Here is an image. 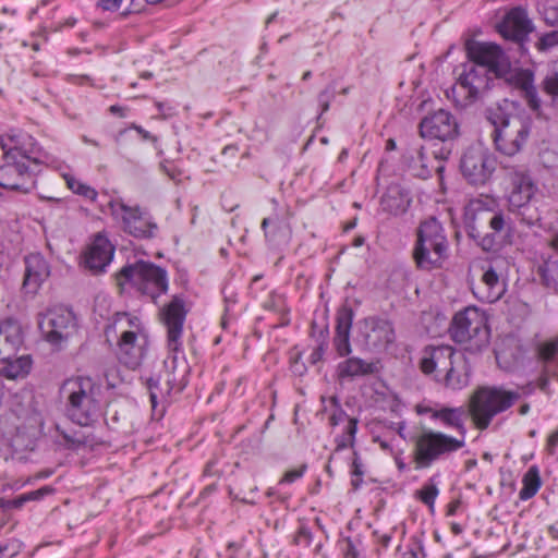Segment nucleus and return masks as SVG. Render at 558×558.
Segmentation results:
<instances>
[{"mask_svg": "<svg viewBox=\"0 0 558 558\" xmlns=\"http://www.w3.org/2000/svg\"><path fill=\"white\" fill-rule=\"evenodd\" d=\"M449 335L465 351L472 353L483 351L488 347L490 337L485 312L475 306L459 311L450 323Z\"/></svg>", "mask_w": 558, "mask_h": 558, "instance_id": "2", "label": "nucleus"}, {"mask_svg": "<svg viewBox=\"0 0 558 558\" xmlns=\"http://www.w3.org/2000/svg\"><path fill=\"white\" fill-rule=\"evenodd\" d=\"M304 469L305 466L287 471L283 474L280 483H293L295 480L300 478L303 475Z\"/></svg>", "mask_w": 558, "mask_h": 558, "instance_id": "47", "label": "nucleus"}, {"mask_svg": "<svg viewBox=\"0 0 558 558\" xmlns=\"http://www.w3.org/2000/svg\"><path fill=\"white\" fill-rule=\"evenodd\" d=\"M35 446L34 430L24 426L16 427L13 433L5 435L3 439V450L7 453L5 459L25 460L34 451Z\"/></svg>", "mask_w": 558, "mask_h": 558, "instance_id": "26", "label": "nucleus"}, {"mask_svg": "<svg viewBox=\"0 0 558 558\" xmlns=\"http://www.w3.org/2000/svg\"><path fill=\"white\" fill-rule=\"evenodd\" d=\"M471 368L466 359L457 354L451 360L446 372H444L442 381L450 389H462L469 385Z\"/></svg>", "mask_w": 558, "mask_h": 558, "instance_id": "32", "label": "nucleus"}, {"mask_svg": "<svg viewBox=\"0 0 558 558\" xmlns=\"http://www.w3.org/2000/svg\"><path fill=\"white\" fill-rule=\"evenodd\" d=\"M175 355L172 356L171 361L166 360L163 363V366L166 368L165 374H160L156 378L151 377L147 380V387L149 390V397L153 408H156L157 399L159 397H166L174 388L179 390L182 389L183 383L182 378L179 377L175 373Z\"/></svg>", "mask_w": 558, "mask_h": 558, "instance_id": "23", "label": "nucleus"}, {"mask_svg": "<svg viewBox=\"0 0 558 558\" xmlns=\"http://www.w3.org/2000/svg\"><path fill=\"white\" fill-rule=\"evenodd\" d=\"M558 45V31L543 35L536 44L539 51H546Z\"/></svg>", "mask_w": 558, "mask_h": 558, "instance_id": "42", "label": "nucleus"}, {"mask_svg": "<svg viewBox=\"0 0 558 558\" xmlns=\"http://www.w3.org/2000/svg\"><path fill=\"white\" fill-rule=\"evenodd\" d=\"M378 371V362H367L360 357H349L338 366L340 377L366 376L375 374Z\"/></svg>", "mask_w": 558, "mask_h": 558, "instance_id": "34", "label": "nucleus"}, {"mask_svg": "<svg viewBox=\"0 0 558 558\" xmlns=\"http://www.w3.org/2000/svg\"><path fill=\"white\" fill-rule=\"evenodd\" d=\"M363 337L367 350L381 352L393 343L396 333L391 322L369 317L364 320Z\"/></svg>", "mask_w": 558, "mask_h": 558, "instance_id": "17", "label": "nucleus"}, {"mask_svg": "<svg viewBox=\"0 0 558 558\" xmlns=\"http://www.w3.org/2000/svg\"><path fill=\"white\" fill-rule=\"evenodd\" d=\"M268 225H269V219L268 218L263 219V221H262V229L264 230L266 238H269V234L267 232V226Z\"/></svg>", "mask_w": 558, "mask_h": 558, "instance_id": "59", "label": "nucleus"}, {"mask_svg": "<svg viewBox=\"0 0 558 558\" xmlns=\"http://www.w3.org/2000/svg\"><path fill=\"white\" fill-rule=\"evenodd\" d=\"M123 230L134 238L151 239L158 230L157 223L140 207L121 205Z\"/></svg>", "mask_w": 558, "mask_h": 558, "instance_id": "20", "label": "nucleus"}, {"mask_svg": "<svg viewBox=\"0 0 558 558\" xmlns=\"http://www.w3.org/2000/svg\"><path fill=\"white\" fill-rule=\"evenodd\" d=\"M117 284L121 290L132 287L142 294L156 300L168 290L167 271L149 262L138 260L124 266L117 274Z\"/></svg>", "mask_w": 558, "mask_h": 558, "instance_id": "3", "label": "nucleus"}, {"mask_svg": "<svg viewBox=\"0 0 558 558\" xmlns=\"http://www.w3.org/2000/svg\"><path fill=\"white\" fill-rule=\"evenodd\" d=\"M506 292V284L500 280L493 267H488L482 275L481 281L473 287L474 295L482 302L495 303Z\"/></svg>", "mask_w": 558, "mask_h": 558, "instance_id": "30", "label": "nucleus"}, {"mask_svg": "<svg viewBox=\"0 0 558 558\" xmlns=\"http://www.w3.org/2000/svg\"><path fill=\"white\" fill-rule=\"evenodd\" d=\"M396 463L400 471H403L405 469V463L401 459L397 458Z\"/></svg>", "mask_w": 558, "mask_h": 558, "instance_id": "64", "label": "nucleus"}, {"mask_svg": "<svg viewBox=\"0 0 558 558\" xmlns=\"http://www.w3.org/2000/svg\"><path fill=\"white\" fill-rule=\"evenodd\" d=\"M50 275V268L46 259L37 253L25 257V275L23 289L27 293H36Z\"/></svg>", "mask_w": 558, "mask_h": 558, "instance_id": "28", "label": "nucleus"}, {"mask_svg": "<svg viewBox=\"0 0 558 558\" xmlns=\"http://www.w3.org/2000/svg\"><path fill=\"white\" fill-rule=\"evenodd\" d=\"M531 31V21L521 8L511 9L498 25L499 34L513 41H522Z\"/></svg>", "mask_w": 558, "mask_h": 558, "instance_id": "27", "label": "nucleus"}, {"mask_svg": "<svg viewBox=\"0 0 558 558\" xmlns=\"http://www.w3.org/2000/svg\"><path fill=\"white\" fill-rule=\"evenodd\" d=\"M465 53L475 65L486 70H502L508 64V58L502 48L495 43L468 40Z\"/></svg>", "mask_w": 558, "mask_h": 558, "instance_id": "14", "label": "nucleus"}, {"mask_svg": "<svg viewBox=\"0 0 558 558\" xmlns=\"http://www.w3.org/2000/svg\"><path fill=\"white\" fill-rule=\"evenodd\" d=\"M544 90L551 97H558V74L555 72L551 75L546 76L543 83Z\"/></svg>", "mask_w": 558, "mask_h": 558, "instance_id": "43", "label": "nucleus"}, {"mask_svg": "<svg viewBox=\"0 0 558 558\" xmlns=\"http://www.w3.org/2000/svg\"><path fill=\"white\" fill-rule=\"evenodd\" d=\"M396 148V142L392 138H389L386 142V149L387 150H393Z\"/></svg>", "mask_w": 558, "mask_h": 558, "instance_id": "60", "label": "nucleus"}, {"mask_svg": "<svg viewBox=\"0 0 558 558\" xmlns=\"http://www.w3.org/2000/svg\"><path fill=\"white\" fill-rule=\"evenodd\" d=\"M70 311L68 307L57 305L39 315L38 326L46 341L58 345L68 338Z\"/></svg>", "mask_w": 558, "mask_h": 558, "instance_id": "16", "label": "nucleus"}, {"mask_svg": "<svg viewBox=\"0 0 558 558\" xmlns=\"http://www.w3.org/2000/svg\"><path fill=\"white\" fill-rule=\"evenodd\" d=\"M548 384H549V380H548L547 376L544 375L538 378L537 385L541 390L546 391L548 388Z\"/></svg>", "mask_w": 558, "mask_h": 558, "instance_id": "55", "label": "nucleus"}, {"mask_svg": "<svg viewBox=\"0 0 558 558\" xmlns=\"http://www.w3.org/2000/svg\"><path fill=\"white\" fill-rule=\"evenodd\" d=\"M495 207L496 201L488 196H481L469 202L465 206L464 219L472 236H475L477 222L486 220L495 234L510 230L511 220L502 210H494Z\"/></svg>", "mask_w": 558, "mask_h": 558, "instance_id": "8", "label": "nucleus"}, {"mask_svg": "<svg viewBox=\"0 0 558 558\" xmlns=\"http://www.w3.org/2000/svg\"><path fill=\"white\" fill-rule=\"evenodd\" d=\"M121 3L122 0H98L97 5L104 11H117Z\"/></svg>", "mask_w": 558, "mask_h": 558, "instance_id": "48", "label": "nucleus"}, {"mask_svg": "<svg viewBox=\"0 0 558 558\" xmlns=\"http://www.w3.org/2000/svg\"><path fill=\"white\" fill-rule=\"evenodd\" d=\"M114 251V245L110 242L107 232L100 231L86 246L82 256V265L93 274H99L110 264Z\"/></svg>", "mask_w": 558, "mask_h": 558, "instance_id": "15", "label": "nucleus"}, {"mask_svg": "<svg viewBox=\"0 0 558 558\" xmlns=\"http://www.w3.org/2000/svg\"><path fill=\"white\" fill-rule=\"evenodd\" d=\"M97 388L89 377L72 380V422L87 426L97 413Z\"/></svg>", "mask_w": 558, "mask_h": 558, "instance_id": "9", "label": "nucleus"}, {"mask_svg": "<svg viewBox=\"0 0 558 558\" xmlns=\"http://www.w3.org/2000/svg\"><path fill=\"white\" fill-rule=\"evenodd\" d=\"M458 506H459V501L450 504L448 513L453 514L456 512V509L458 508Z\"/></svg>", "mask_w": 558, "mask_h": 558, "instance_id": "63", "label": "nucleus"}, {"mask_svg": "<svg viewBox=\"0 0 558 558\" xmlns=\"http://www.w3.org/2000/svg\"><path fill=\"white\" fill-rule=\"evenodd\" d=\"M437 495L438 488L434 483H428L416 492L418 499L427 505L430 509L434 507Z\"/></svg>", "mask_w": 558, "mask_h": 558, "instance_id": "39", "label": "nucleus"}, {"mask_svg": "<svg viewBox=\"0 0 558 558\" xmlns=\"http://www.w3.org/2000/svg\"><path fill=\"white\" fill-rule=\"evenodd\" d=\"M550 247L558 253V234H556L549 243Z\"/></svg>", "mask_w": 558, "mask_h": 558, "instance_id": "58", "label": "nucleus"}, {"mask_svg": "<svg viewBox=\"0 0 558 558\" xmlns=\"http://www.w3.org/2000/svg\"><path fill=\"white\" fill-rule=\"evenodd\" d=\"M522 488L519 493L521 500H529L534 497L542 486V480L537 466H531L523 475Z\"/></svg>", "mask_w": 558, "mask_h": 558, "instance_id": "37", "label": "nucleus"}, {"mask_svg": "<svg viewBox=\"0 0 558 558\" xmlns=\"http://www.w3.org/2000/svg\"><path fill=\"white\" fill-rule=\"evenodd\" d=\"M47 245L51 252H54V250H58L60 246V239L59 236L51 235L50 239L47 241Z\"/></svg>", "mask_w": 558, "mask_h": 558, "instance_id": "51", "label": "nucleus"}, {"mask_svg": "<svg viewBox=\"0 0 558 558\" xmlns=\"http://www.w3.org/2000/svg\"><path fill=\"white\" fill-rule=\"evenodd\" d=\"M357 421L355 418H349L345 434L337 440V450L347 448L353 445L354 435L356 433Z\"/></svg>", "mask_w": 558, "mask_h": 558, "instance_id": "41", "label": "nucleus"}, {"mask_svg": "<svg viewBox=\"0 0 558 558\" xmlns=\"http://www.w3.org/2000/svg\"><path fill=\"white\" fill-rule=\"evenodd\" d=\"M323 357V347H318L314 350V352L311 354L312 363H317Z\"/></svg>", "mask_w": 558, "mask_h": 558, "instance_id": "54", "label": "nucleus"}, {"mask_svg": "<svg viewBox=\"0 0 558 558\" xmlns=\"http://www.w3.org/2000/svg\"><path fill=\"white\" fill-rule=\"evenodd\" d=\"M529 410H530L529 404H522V405L520 407V409H519V413H520L521 415H525V414L529 412Z\"/></svg>", "mask_w": 558, "mask_h": 558, "instance_id": "62", "label": "nucleus"}, {"mask_svg": "<svg viewBox=\"0 0 558 558\" xmlns=\"http://www.w3.org/2000/svg\"><path fill=\"white\" fill-rule=\"evenodd\" d=\"M71 444H72V452L80 450V449L85 450V448H86V440H82L81 438L76 437V433L74 434V436H72Z\"/></svg>", "mask_w": 558, "mask_h": 558, "instance_id": "49", "label": "nucleus"}, {"mask_svg": "<svg viewBox=\"0 0 558 558\" xmlns=\"http://www.w3.org/2000/svg\"><path fill=\"white\" fill-rule=\"evenodd\" d=\"M511 190L507 196L510 211H515L526 206L536 192V185L524 171L514 170L510 174Z\"/></svg>", "mask_w": 558, "mask_h": 558, "instance_id": "24", "label": "nucleus"}, {"mask_svg": "<svg viewBox=\"0 0 558 558\" xmlns=\"http://www.w3.org/2000/svg\"><path fill=\"white\" fill-rule=\"evenodd\" d=\"M447 251L448 241L441 225L433 217L422 222L413 250L416 266L426 270L438 268L447 258Z\"/></svg>", "mask_w": 558, "mask_h": 558, "instance_id": "5", "label": "nucleus"}, {"mask_svg": "<svg viewBox=\"0 0 558 558\" xmlns=\"http://www.w3.org/2000/svg\"><path fill=\"white\" fill-rule=\"evenodd\" d=\"M478 245L486 252L495 251L497 241L495 234H486L478 241Z\"/></svg>", "mask_w": 558, "mask_h": 558, "instance_id": "45", "label": "nucleus"}, {"mask_svg": "<svg viewBox=\"0 0 558 558\" xmlns=\"http://www.w3.org/2000/svg\"><path fill=\"white\" fill-rule=\"evenodd\" d=\"M4 153L15 154L16 160L33 163L48 161V155L38 147L35 138L24 132L9 136L8 143L2 144Z\"/></svg>", "mask_w": 558, "mask_h": 558, "instance_id": "18", "label": "nucleus"}, {"mask_svg": "<svg viewBox=\"0 0 558 558\" xmlns=\"http://www.w3.org/2000/svg\"><path fill=\"white\" fill-rule=\"evenodd\" d=\"M519 399L518 391L496 386L478 387L469 400V414L474 427L487 429L496 415L510 409Z\"/></svg>", "mask_w": 558, "mask_h": 558, "instance_id": "1", "label": "nucleus"}, {"mask_svg": "<svg viewBox=\"0 0 558 558\" xmlns=\"http://www.w3.org/2000/svg\"><path fill=\"white\" fill-rule=\"evenodd\" d=\"M156 106L158 107L159 111L165 116H172L171 108H168L169 112H166V105L162 102H157Z\"/></svg>", "mask_w": 558, "mask_h": 558, "instance_id": "57", "label": "nucleus"}, {"mask_svg": "<svg viewBox=\"0 0 558 558\" xmlns=\"http://www.w3.org/2000/svg\"><path fill=\"white\" fill-rule=\"evenodd\" d=\"M336 336L333 344L340 356H347L351 352L350 331L353 320V312L351 308L343 306L337 312Z\"/></svg>", "mask_w": 558, "mask_h": 558, "instance_id": "31", "label": "nucleus"}, {"mask_svg": "<svg viewBox=\"0 0 558 558\" xmlns=\"http://www.w3.org/2000/svg\"><path fill=\"white\" fill-rule=\"evenodd\" d=\"M135 0H131V3H130V7L128 9V11L130 13H133V12H138L140 11V8L137 4L134 3Z\"/></svg>", "mask_w": 558, "mask_h": 558, "instance_id": "61", "label": "nucleus"}, {"mask_svg": "<svg viewBox=\"0 0 558 558\" xmlns=\"http://www.w3.org/2000/svg\"><path fill=\"white\" fill-rule=\"evenodd\" d=\"M489 72H462L457 82L446 90L448 98L459 107H465L490 88Z\"/></svg>", "mask_w": 558, "mask_h": 558, "instance_id": "10", "label": "nucleus"}, {"mask_svg": "<svg viewBox=\"0 0 558 558\" xmlns=\"http://www.w3.org/2000/svg\"><path fill=\"white\" fill-rule=\"evenodd\" d=\"M487 120L493 125V141L496 149L505 156H514L525 144L530 129L518 116L506 114L500 108L489 109Z\"/></svg>", "mask_w": 558, "mask_h": 558, "instance_id": "4", "label": "nucleus"}, {"mask_svg": "<svg viewBox=\"0 0 558 558\" xmlns=\"http://www.w3.org/2000/svg\"><path fill=\"white\" fill-rule=\"evenodd\" d=\"M558 444V430H556L555 433H553L549 438H548V449H549V452L553 453L554 452V448L556 447V445Z\"/></svg>", "mask_w": 558, "mask_h": 558, "instance_id": "52", "label": "nucleus"}, {"mask_svg": "<svg viewBox=\"0 0 558 558\" xmlns=\"http://www.w3.org/2000/svg\"><path fill=\"white\" fill-rule=\"evenodd\" d=\"M345 558H360V554L356 549V547L352 544V542H348L347 549L344 551Z\"/></svg>", "mask_w": 558, "mask_h": 558, "instance_id": "50", "label": "nucleus"}, {"mask_svg": "<svg viewBox=\"0 0 558 558\" xmlns=\"http://www.w3.org/2000/svg\"><path fill=\"white\" fill-rule=\"evenodd\" d=\"M186 314L184 300L179 295H174L161 310V320L167 328L168 349L172 353H177L181 349V337Z\"/></svg>", "mask_w": 558, "mask_h": 558, "instance_id": "13", "label": "nucleus"}, {"mask_svg": "<svg viewBox=\"0 0 558 558\" xmlns=\"http://www.w3.org/2000/svg\"><path fill=\"white\" fill-rule=\"evenodd\" d=\"M72 193L82 197L85 202L90 204H94L98 197V192L93 186L73 179Z\"/></svg>", "mask_w": 558, "mask_h": 558, "instance_id": "38", "label": "nucleus"}, {"mask_svg": "<svg viewBox=\"0 0 558 558\" xmlns=\"http://www.w3.org/2000/svg\"><path fill=\"white\" fill-rule=\"evenodd\" d=\"M418 147L412 149L409 156V168L412 173L418 178L426 179L433 172L440 173L445 168V160L449 155V150L440 147Z\"/></svg>", "mask_w": 558, "mask_h": 558, "instance_id": "12", "label": "nucleus"}, {"mask_svg": "<svg viewBox=\"0 0 558 558\" xmlns=\"http://www.w3.org/2000/svg\"><path fill=\"white\" fill-rule=\"evenodd\" d=\"M23 343L20 324L12 319L0 322V362L9 361Z\"/></svg>", "mask_w": 558, "mask_h": 558, "instance_id": "29", "label": "nucleus"}, {"mask_svg": "<svg viewBox=\"0 0 558 558\" xmlns=\"http://www.w3.org/2000/svg\"><path fill=\"white\" fill-rule=\"evenodd\" d=\"M538 359L545 363L554 360L558 355V341L553 340L542 343L537 349Z\"/></svg>", "mask_w": 558, "mask_h": 558, "instance_id": "40", "label": "nucleus"}, {"mask_svg": "<svg viewBox=\"0 0 558 558\" xmlns=\"http://www.w3.org/2000/svg\"><path fill=\"white\" fill-rule=\"evenodd\" d=\"M408 205L409 201L397 189L389 190L380 199L381 209L395 216L405 213Z\"/></svg>", "mask_w": 558, "mask_h": 558, "instance_id": "36", "label": "nucleus"}, {"mask_svg": "<svg viewBox=\"0 0 558 558\" xmlns=\"http://www.w3.org/2000/svg\"><path fill=\"white\" fill-rule=\"evenodd\" d=\"M420 133L423 137L445 142L457 135L458 124L448 111L440 109L421 121Z\"/></svg>", "mask_w": 558, "mask_h": 558, "instance_id": "19", "label": "nucleus"}, {"mask_svg": "<svg viewBox=\"0 0 558 558\" xmlns=\"http://www.w3.org/2000/svg\"><path fill=\"white\" fill-rule=\"evenodd\" d=\"M52 489L48 486H45V487H41L37 490H34V492H29V493H26V494H23L24 496V500L27 501H34V500H38L40 499L41 497H44L45 495L51 493Z\"/></svg>", "mask_w": 558, "mask_h": 558, "instance_id": "46", "label": "nucleus"}, {"mask_svg": "<svg viewBox=\"0 0 558 558\" xmlns=\"http://www.w3.org/2000/svg\"><path fill=\"white\" fill-rule=\"evenodd\" d=\"M456 353L451 345H427L422 352L420 369L425 375L434 374L438 378L446 372Z\"/></svg>", "mask_w": 558, "mask_h": 558, "instance_id": "22", "label": "nucleus"}, {"mask_svg": "<svg viewBox=\"0 0 558 558\" xmlns=\"http://www.w3.org/2000/svg\"><path fill=\"white\" fill-rule=\"evenodd\" d=\"M25 502H26V500H24V496H23V495H20V496H19V497H16L15 499L11 500V501H10V505H11V507L20 508V507H22Z\"/></svg>", "mask_w": 558, "mask_h": 558, "instance_id": "56", "label": "nucleus"}, {"mask_svg": "<svg viewBox=\"0 0 558 558\" xmlns=\"http://www.w3.org/2000/svg\"><path fill=\"white\" fill-rule=\"evenodd\" d=\"M111 329L116 332L120 331L118 341L120 362L130 368H136L143 359V348L138 343V337L143 331L140 319L125 313L118 314L107 332Z\"/></svg>", "mask_w": 558, "mask_h": 558, "instance_id": "7", "label": "nucleus"}, {"mask_svg": "<svg viewBox=\"0 0 558 558\" xmlns=\"http://www.w3.org/2000/svg\"><path fill=\"white\" fill-rule=\"evenodd\" d=\"M428 412L433 418L439 420L448 427L456 428L459 434L457 438H463L465 440L466 428L464 426V410L462 408L429 409Z\"/></svg>", "mask_w": 558, "mask_h": 558, "instance_id": "33", "label": "nucleus"}, {"mask_svg": "<svg viewBox=\"0 0 558 558\" xmlns=\"http://www.w3.org/2000/svg\"><path fill=\"white\" fill-rule=\"evenodd\" d=\"M1 374L8 379H17L25 377L32 368V359L29 355H22L14 360L4 361Z\"/></svg>", "mask_w": 558, "mask_h": 558, "instance_id": "35", "label": "nucleus"}, {"mask_svg": "<svg viewBox=\"0 0 558 558\" xmlns=\"http://www.w3.org/2000/svg\"><path fill=\"white\" fill-rule=\"evenodd\" d=\"M109 111L112 114H118L121 118H123L125 116V108L118 106V105L110 106Z\"/></svg>", "mask_w": 558, "mask_h": 558, "instance_id": "53", "label": "nucleus"}, {"mask_svg": "<svg viewBox=\"0 0 558 558\" xmlns=\"http://www.w3.org/2000/svg\"><path fill=\"white\" fill-rule=\"evenodd\" d=\"M498 81H504L511 88L518 90L527 101L529 107L538 112L541 100L537 97L536 88L533 84V72H492Z\"/></svg>", "mask_w": 558, "mask_h": 558, "instance_id": "21", "label": "nucleus"}, {"mask_svg": "<svg viewBox=\"0 0 558 558\" xmlns=\"http://www.w3.org/2000/svg\"><path fill=\"white\" fill-rule=\"evenodd\" d=\"M293 541L296 545L308 546L312 541V533L306 526L302 525L296 531Z\"/></svg>", "mask_w": 558, "mask_h": 558, "instance_id": "44", "label": "nucleus"}, {"mask_svg": "<svg viewBox=\"0 0 558 558\" xmlns=\"http://www.w3.org/2000/svg\"><path fill=\"white\" fill-rule=\"evenodd\" d=\"M460 168L471 184L481 185L490 179L495 159L482 147H470L461 158Z\"/></svg>", "mask_w": 558, "mask_h": 558, "instance_id": "11", "label": "nucleus"}, {"mask_svg": "<svg viewBox=\"0 0 558 558\" xmlns=\"http://www.w3.org/2000/svg\"><path fill=\"white\" fill-rule=\"evenodd\" d=\"M465 446L463 438H456L441 432L424 430L414 439L413 461L416 469H427L432 464Z\"/></svg>", "mask_w": 558, "mask_h": 558, "instance_id": "6", "label": "nucleus"}, {"mask_svg": "<svg viewBox=\"0 0 558 558\" xmlns=\"http://www.w3.org/2000/svg\"><path fill=\"white\" fill-rule=\"evenodd\" d=\"M28 179V165L16 160L15 154L4 153V163L0 166V186L8 190H22Z\"/></svg>", "mask_w": 558, "mask_h": 558, "instance_id": "25", "label": "nucleus"}]
</instances>
